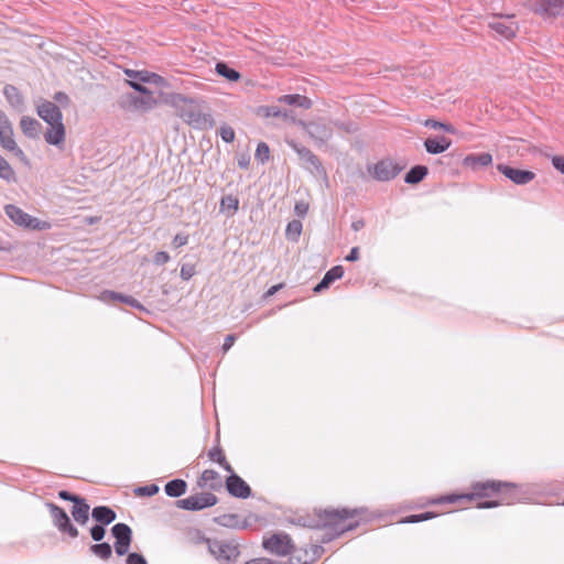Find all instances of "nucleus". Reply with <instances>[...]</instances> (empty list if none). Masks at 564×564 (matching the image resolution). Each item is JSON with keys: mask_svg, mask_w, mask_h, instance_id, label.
<instances>
[{"mask_svg": "<svg viewBox=\"0 0 564 564\" xmlns=\"http://www.w3.org/2000/svg\"><path fill=\"white\" fill-rule=\"evenodd\" d=\"M58 497L65 501H72L74 505H78L83 501L84 498H82L80 496H77V495H74V494H70L69 491L67 490H61L58 491Z\"/></svg>", "mask_w": 564, "mask_h": 564, "instance_id": "obj_47", "label": "nucleus"}, {"mask_svg": "<svg viewBox=\"0 0 564 564\" xmlns=\"http://www.w3.org/2000/svg\"><path fill=\"white\" fill-rule=\"evenodd\" d=\"M553 166L564 174V156L555 155L552 158Z\"/></svg>", "mask_w": 564, "mask_h": 564, "instance_id": "obj_54", "label": "nucleus"}, {"mask_svg": "<svg viewBox=\"0 0 564 564\" xmlns=\"http://www.w3.org/2000/svg\"><path fill=\"white\" fill-rule=\"evenodd\" d=\"M45 506L50 511L53 524L57 528L59 532L66 533L70 538L78 536L79 533L77 528L70 522V519L64 509H62L61 507L53 502H46Z\"/></svg>", "mask_w": 564, "mask_h": 564, "instance_id": "obj_7", "label": "nucleus"}, {"mask_svg": "<svg viewBox=\"0 0 564 564\" xmlns=\"http://www.w3.org/2000/svg\"><path fill=\"white\" fill-rule=\"evenodd\" d=\"M302 223L300 220H292L288 224L285 236L290 241H297L302 232Z\"/></svg>", "mask_w": 564, "mask_h": 564, "instance_id": "obj_39", "label": "nucleus"}, {"mask_svg": "<svg viewBox=\"0 0 564 564\" xmlns=\"http://www.w3.org/2000/svg\"><path fill=\"white\" fill-rule=\"evenodd\" d=\"M187 241H188L187 235L178 234L174 237L172 243L175 248H180V247L185 246L187 243Z\"/></svg>", "mask_w": 564, "mask_h": 564, "instance_id": "obj_53", "label": "nucleus"}, {"mask_svg": "<svg viewBox=\"0 0 564 564\" xmlns=\"http://www.w3.org/2000/svg\"><path fill=\"white\" fill-rule=\"evenodd\" d=\"M20 128L24 135L35 139L40 135L42 126L36 119L23 116L20 121Z\"/></svg>", "mask_w": 564, "mask_h": 564, "instance_id": "obj_22", "label": "nucleus"}, {"mask_svg": "<svg viewBox=\"0 0 564 564\" xmlns=\"http://www.w3.org/2000/svg\"><path fill=\"white\" fill-rule=\"evenodd\" d=\"M500 503L501 502L496 501V500H489V501L478 503L477 507L479 509H490V508H495V507L499 506Z\"/></svg>", "mask_w": 564, "mask_h": 564, "instance_id": "obj_60", "label": "nucleus"}, {"mask_svg": "<svg viewBox=\"0 0 564 564\" xmlns=\"http://www.w3.org/2000/svg\"><path fill=\"white\" fill-rule=\"evenodd\" d=\"M106 534V530L102 524H96L90 529L91 539L96 542H99L104 539Z\"/></svg>", "mask_w": 564, "mask_h": 564, "instance_id": "obj_48", "label": "nucleus"}, {"mask_svg": "<svg viewBox=\"0 0 564 564\" xmlns=\"http://www.w3.org/2000/svg\"><path fill=\"white\" fill-rule=\"evenodd\" d=\"M511 18L512 15H508L507 20L495 19L489 23V28L502 37L511 39L518 30L516 22H513Z\"/></svg>", "mask_w": 564, "mask_h": 564, "instance_id": "obj_18", "label": "nucleus"}, {"mask_svg": "<svg viewBox=\"0 0 564 564\" xmlns=\"http://www.w3.org/2000/svg\"><path fill=\"white\" fill-rule=\"evenodd\" d=\"M219 135L226 143H231L235 140V131L230 126L227 124L220 127Z\"/></svg>", "mask_w": 564, "mask_h": 564, "instance_id": "obj_46", "label": "nucleus"}, {"mask_svg": "<svg viewBox=\"0 0 564 564\" xmlns=\"http://www.w3.org/2000/svg\"><path fill=\"white\" fill-rule=\"evenodd\" d=\"M195 274V267L194 264H189V263H186V264H183L181 267V272H180V275L183 280L187 281L189 280L193 275Z\"/></svg>", "mask_w": 564, "mask_h": 564, "instance_id": "obj_49", "label": "nucleus"}, {"mask_svg": "<svg viewBox=\"0 0 564 564\" xmlns=\"http://www.w3.org/2000/svg\"><path fill=\"white\" fill-rule=\"evenodd\" d=\"M89 550L94 555L104 561L109 560L112 555V549L110 544L106 542L93 544Z\"/></svg>", "mask_w": 564, "mask_h": 564, "instance_id": "obj_38", "label": "nucleus"}, {"mask_svg": "<svg viewBox=\"0 0 564 564\" xmlns=\"http://www.w3.org/2000/svg\"><path fill=\"white\" fill-rule=\"evenodd\" d=\"M365 227V221L364 219H357L355 221L351 223V229L354 231H359L361 230L362 228Z\"/></svg>", "mask_w": 564, "mask_h": 564, "instance_id": "obj_61", "label": "nucleus"}, {"mask_svg": "<svg viewBox=\"0 0 564 564\" xmlns=\"http://www.w3.org/2000/svg\"><path fill=\"white\" fill-rule=\"evenodd\" d=\"M235 340H236L235 335L229 334L226 336L224 345H223L224 352H227L232 347V345L235 344Z\"/></svg>", "mask_w": 564, "mask_h": 564, "instance_id": "obj_55", "label": "nucleus"}, {"mask_svg": "<svg viewBox=\"0 0 564 564\" xmlns=\"http://www.w3.org/2000/svg\"><path fill=\"white\" fill-rule=\"evenodd\" d=\"M127 98L130 101V104L133 106V108L137 110H144V111L150 110L155 102L152 95H148L147 97H140V96L130 94L127 96Z\"/></svg>", "mask_w": 564, "mask_h": 564, "instance_id": "obj_32", "label": "nucleus"}, {"mask_svg": "<svg viewBox=\"0 0 564 564\" xmlns=\"http://www.w3.org/2000/svg\"><path fill=\"white\" fill-rule=\"evenodd\" d=\"M286 143L297 154L304 169L312 173H322L324 171L319 159L308 148L294 140H288Z\"/></svg>", "mask_w": 564, "mask_h": 564, "instance_id": "obj_9", "label": "nucleus"}, {"mask_svg": "<svg viewBox=\"0 0 564 564\" xmlns=\"http://www.w3.org/2000/svg\"><path fill=\"white\" fill-rule=\"evenodd\" d=\"M361 511L362 509H325L318 513V518L322 527L333 528L337 534H341L357 527V523L345 524V521Z\"/></svg>", "mask_w": 564, "mask_h": 564, "instance_id": "obj_2", "label": "nucleus"}, {"mask_svg": "<svg viewBox=\"0 0 564 564\" xmlns=\"http://www.w3.org/2000/svg\"><path fill=\"white\" fill-rule=\"evenodd\" d=\"M358 259H359V248L354 247V248H351L350 252L346 257V260L352 262V261H357Z\"/></svg>", "mask_w": 564, "mask_h": 564, "instance_id": "obj_59", "label": "nucleus"}, {"mask_svg": "<svg viewBox=\"0 0 564 564\" xmlns=\"http://www.w3.org/2000/svg\"><path fill=\"white\" fill-rule=\"evenodd\" d=\"M37 115L50 126L63 122V115L58 106L52 101H43L36 108Z\"/></svg>", "mask_w": 564, "mask_h": 564, "instance_id": "obj_17", "label": "nucleus"}, {"mask_svg": "<svg viewBox=\"0 0 564 564\" xmlns=\"http://www.w3.org/2000/svg\"><path fill=\"white\" fill-rule=\"evenodd\" d=\"M299 124L306 131L315 145L326 144L333 137V122L326 119L312 121H299Z\"/></svg>", "mask_w": 564, "mask_h": 564, "instance_id": "obj_4", "label": "nucleus"}, {"mask_svg": "<svg viewBox=\"0 0 564 564\" xmlns=\"http://www.w3.org/2000/svg\"><path fill=\"white\" fill-rule=\"evenodd\" d=\"M171 105L176 115L194 129H205L212 121L209 115L203 112L202 104L182 94H174L171 97Z\"/></svg>", "mask_w": 564, "mask_h": 564, "instance_id": "obj_1", "label": "nucleus"}, {"mask_svg": "<svg viewBox=\"0 0 564 564\" xmlns=\"http://www.w3.org/2000/svg\"><path fill=\"white\" fill-rule=\"evenodd\" d=\"M126 74L130 78H134L141 83H150V84L160 85L164 80L162 76H160L155 73L148 72V70L138 72V70L127 69Z\"/></svg>", "mask_w": 564, "mask_h": 564, "instance_id": "obj_25", "label": "nucleus"}, {"mask_svg": "<svg viewBox=\"0 0 564 564\" xmlns=\"http://www.w3.org/2000/svg\"><path fill=\"white\" fill-rule=\"evenodd\" d=\"M0 144L1 147L12 152L17 158L24 159V152L18 147L13 138V128L8 116L0 110Z\"/></svg>", "mask_w": 564, "mask_h": 564, "instance_id": "obj_6", "label": "nucleus"}, {"mask_svg": "<svg viewBox=\"0 0 564 564\" xmlns=\"http://www.w3.org/2000/svg\"><path fill=\"white\" fill-rule=\"evenodd\" d=\"M264 115L267 117H275V118L283 117V118H288L289 117V111L284 110V109H281L278 106H269V107L265 108Z\"/></svg>", "mask_w": 564, "mask_h": 564, "instance_id": "obj_45", "label": "nucleus"}, {"mask_svg": "<svg viewBox=\"0 0 564 564\" xmlns=\"http://www.w3.org/2000/svg\"><path fill=\"white\" fill-rule=\"evenodd\" d=\"M130 87H132L134 90L143 94V95H151V91L141 84V82L130 80L129 82Z\"/></svg>", "mask_w": 564, "mask_h": 564, "instance_id": "obj_52", "label": "nucleus"}, {"mask_svg": "<svg viewBox=\"0 0 564 564\" xmlns=\"http://www.w3.org/2000/svg\"><path fill=\"white\" fill-rule=\"evenodd\" d=\"M99 299L105 303H111L115 301H119V302L126 303L132 307H135L139 310H144L142 304H140V302L137 301L134 297H132L130 295H124V294H121V293H118L115 291L106 290L100 294Z\"/></svg>", "mask_w": 564, "mask_h": 564, "instance_id": "obj_19", "label": "nucleus"}, {"mask_svg": "<svg viewBox=\"0 0 564 564\" xmlns=\"http://www.w3.org/2000/svg\"><path fill=\"white\" fill-rule=\"evenodd\" d=\"M111 533L116 539L115 551L119 556L128 554L131 541L132 530L126 523H117L112 527Z\"/></svg>", "mask_w": 564, "mask_h": 564, "instance_id": "obj_12", "label": "nucleus"}, {"mask_svg": "<svg viewBox=\"0 0 564 564\" xmlns=\"http://www.w3.org/2000/svg\"><path fill=\"white\" fill-rule=\"evenodd\" d=\"M215 70L219 76L225 77L229 82H237L241 77L239 72L229 67L225 62H218L216 64Z\"/></svg>", "mask_w": 564, "mask_h": 564, "instance_id": "obj_35", "label": "nucleus"}, {"mask_svg": "<svg viewBox=\"0 0 564 564\" xmlns=\"http://www.w3.org/2000/svg\"><path fill=\"white\" fill-rule=\"evenodd\" d=\"M226 488L228 492L236 498L247 499L251 496L250 486L234 471L226 479Z\"/></svg>", "mask_w": 564, "mask_h": 564, "instance_id": "obj_15", "label": "nucleus"}, {"mask_svg": "<svg viewBox=\"0 0 564 564\" xmlns=\"http://www.w3.org/2000/svg\"><path fill=\"white\" fill-rule=\"evenodd\" d=\"M434 517H435V514L433 512H424V513H420V514L409 516L402 522L403 523H416V522L430 520Z\"/></svg>", "mask_w": 564, "mask_h": 564, "instance_id": "obj_44", "label": "nucleus"}, {"mask_svg": "<svg viewBox=\"0 0 564 564\" xmlns=\"http://www.w3.org/2000/svg\"><path fill=\"white\" fill-rule=\"evenodd\" d=\"M159 492V486L152 484L148 486L137 487L134 494L139 497H151Z\"/></svg>", "mask_w": 564, "mask_h": 564, "instance_id": "obj_42", "label": "nucleus"}, {"mask_svg": "<svg viewBox=\"0 0 564 564\" xmlns=\"http://www.w3.org/2000/svg\"><path fill=\"white\" fill-rule=\"evenodd\" d=\"M94 520L102 525H108L116 520V512L107 506L95 507L91 511Z\"/></svg>", "mask_w": 564, "mask_h": 564, "instance_id": "obj_24", "label": "nucleus"}, {"mask_svg": "<svg viewBox=\"0 0 564 564\" xmlns=\"http://www.w3.org/2000/svg\"><path fill=\"white\" fill-rule=\"evenodd\" d=\"M54 99L62 105H67L69 102L68 96L62 91L56 93L54 95Z\"/></svg>", "mask_w": 564, "mask_h": 564, "instance_id": "obj_57", "label": "nucleus"}, {"mask_svg": "<svg viewBox=\"0 0 564 564\" xmlns=\"http://www.w3.org/2000/svg\"><path fill=\"white\" fill-rule=\"evenodd\" d=\"M187 484L183 479H173L169 481L165 487V494L169 497L177 498L186 492Z\"/></svg>", "mask_w": 564, "mask_h": 564, "instance_id": "obj_31", "label": "nucleus"}, {"mask_svg": "<svg viewBox=\"0 0 564 564\" xmlns=\"http://www.w3.org/2000/svg\"><path fill=\"white\" fill-rule=\"evenodd\" d=\"M424 126L432 129H441L448 133H455V128L452 124L436 121L434 119H426Z\"/></svg>", "mask_w": 564, "mask_h": 564, "instance_id": "obj_41", "label": "nucleus"}, {"mask_svg": "<svg viewBox=\"0 0 564 564\" xmlns=\"http://www.w3.org/2000/svg\"><path fill=\"white\" fill-rule=\"evenodd\" d=\"M217 503V497L210 492H202L181 499L176 502L177 507L184 510H202L213 507Z\"/></svg>", "mask_w": 564, "mask_h": 564, "instance_id": "obj_10", "label": "nucleus"}, {"mask_svg": "<svg viewBox=\"0 0 564 564\" xmlns=\"http://www.w3.org/2000/svg\"><path fill=\"white\" fill-rule=\"evenodd\" d=\"M0 177L7 182H15V172L9 162L0 155Z\"/></svg>", "mask_w": 564, "mask_h": 564, "instance_id": "obj_40", "label": "nucleus"}, {"mask_svg": "<svg viewBox=\"0 0 564 564\" xmlns=\"http://www.w3.org/2000/svg\"><path fill=\"white\" fill-rule=\"evenodd\" d=\"M402 167L399 166L390 159H384L379 161L372 166V170H369L373 178L380 182H388L393 180L400 172Z\"/></svg>", "mask_w": 564, "mask_h": 564, "instance_id": "obj_14", "label": "nucleus"}, {"mask_svg": "<svg viewBox=\"0 0 564 564\" xmlns=\"http://www.w3.org/2000/svg\"><path fill=\"white\" fill-rule=\"evenodd\" d=\"M3 95L7 101L15 109L22 110L24 100L19 89L13 85H6L3 88Z\"/></svg>", "mask_w": 564, "mask_h": 564, "instance_id": "obj_28", "label": "nucleus"}, {"mask_svg": "<svg viewBox=\"0 0 564 564\" xmlns=\"http://www.w3.org/2000/svg\"><path fill=\"white\" fill-rule=\"evenodd\" d=\"M219 208L220 212L232 216L239 208V199L234 195H226L221 198Z\"/></svg>", "mask_w": 564, "mask_h": 564, "instance_id": "obj_36", "label": "nucleus"}, {"mask_svg": "<svg viewBox=\"0 0 564 564\" xmlns=\"http://www.w3.org/2000/svg\"><path fill=\"white\" fill-rule=\"evenodd\" d=\"M153 261L156 265H162L170 261V256L165 251H159L154 254Z\"/></svg>", "mask_w": 564, "mask_h": 564, "instance_id": "obj_51", "label": "nucleus"}, {"mask_svg": "<svg viewBox=\"0 0 564 564\" xmlns=\"http://www.w3.org/2000/svg\"><path fill=\"white\" fill-rule=\"evenodd\" d=\"M282 288V284H276V285H273L271 286L267 293H265V297H269V296H272L273 294H275L280 289Z\"/></svg>", "mask_w": 564, "mask_h": 564, "instance_id": "obj_62", "label": "nucleus"}, {"mask_svg": "<svg viewBox=\"0 0 564 564\" xmlns=\"http://www.w3.org/2000/svg\"><path fill=\"white\" fill-rule=\"evenodd\" d=\"M294 209L299 216H304L307 213L308 206H307V204L301 202V203H296Z\"/></svg>", "mask_w": 564, "mask_h": 564, "instance_id": "obj_58", "label": "nucleus"}, {"mask_svg": "<svg viewBox=\"0 0 564 564\" xmlns=\"http://www.w3.org/2000/svg\"><path fill=\"white\" fill-rule=\"evenodd\" d=\"M452 142L445 137H438V138H427L424 141L425 150L430 154H440L445 152L449 147Z\"/></svg>", "mask_w": 564, "mask_h": 564, "instance_id": "obj_21", "label": "nucleus"}, {"mask_svg": "<svg viewBox=\"0 0 564 564\" xmlns=\"http://www.w3.org/2000/svg\"><path fill=\"white\" fill-rule=\"evenodd\" d=\"M278 101L290 106H297L304 109L312 107L311 99L299 94L280 96Z\"/></svg>", "mask_w": 564, "mask_h": 564, "instance_id": "obj_29", "label": "nucleus"}, {"mask_svg": "<svg viewBox=\"0 0 564 564\" xmlns=\"http://www.w3.org/2000/svg\"><path fill=\"white\" fill-rule=\"evenodd\" d=\"M217 522L227 528L232 529H245L247 528V521H241L237 514H224L217 518Z\"/></svg>", "mask_w": 564, "mask_h": 564, "instance_id": "obj_33", "label": "nucleus"}, {"mask_svg": "<svg viewBox=\"0 0 564 564\" xmlns=\"http://www.w3.org/2000/svg\"><path fill=\"white\" fill-rule=\"evenodd\" d=\"M209 552L221 563H230L240 554L239 544L234 540H207Z\"/></svg>", "mask_w": 564, "mask_h": 564, "instance_id": "obj_5", "label": "nucleus"}, {"mask_svg": "<svg viewBox=\"0 0 564 564\" xmlns=\"http://www.w3.org/2000/svg\"><path fill=\"white\" fill-rule=\"evenodd\" d=\"M127 564H148L145 557L139 553H129L126 560Z\"/></svg>", "mask_w": 564, "mask_h": 564, "instance_id": "obj_50", "label": "nucleus"}, {"mask_svg": "<svg viewBox=\"0 0 564 564\" xmlns=\"http://www.w3.org/2000/svg\"><path fill=\"white\" fill-rule=\"evenodd\" d=\"M6 215L18 226L30 229H41L40 220L23 212L15 205L4 207Z\"/></svg>", "mask_w": 564, "mask_h": 564, "instance_id": "obj_13", "label": "nucleus"}, {"mask_svg": "<svg viewBox=\"0 0 564 564\" xmlns=\"http://www.w3.org/2000/svg\"><path fill=\"white\" fill-rule=\"evenodd\" d=\"M427 172L426 166L415 165L406 173L404 181L408 184H417L426 176Z\"/></svg>", "mask_w": 564, "mask_h": 564, "instance_id": "obj_34", "label": "nucleus"}, {"mask_svg": "<svg viewBox=\"0 0 564 564\" xmlns=\"http://www.w3.org/2000/svg\"><path fill=\"white\" fill-rule=\"evenodd\" d=\"M344 275V268L341 265H335L328 270L323 276L322 281L314 288V292L318 293L327 289L334 281L340 279Z\"/></svg>", "mask_w": 564, "mask_h": 564, "instance_id": "obj_23", "label": "nucleus"}, {"mask_svg": "<svg viewBox=\"0 0 564 564\" xmlns=\"http://www.w3.org/2000/svg\"><path fill=\"white\" fill-rule=\"evenodd\" d=\"M498 171L517 185L529 184L535 177V174L531 171L519 170L505 164H499Z\"/></svg>", "mask_w": 564, "mask_h": 564, "instance_id": "obj_16", "label": "nucleus"}, {"mask_svg": "<svg viewBox=\"0 0 564 564\" xmlns=\"http://www.w3.org/2000/svg\"><path fill=\"white\" fill-rule=\"evenodd\" d=\"M198 486L204 488L217 489L221 486L219 474L214 469H206L198 479Z\"/></svg>", "mask_w": 564, "mask_h": 564, "instance_id": "obj_27", "label": "nucleus"}, {"mask_svg": "<svg viewBox=\"0 0 564 564\" xmlns=\"http://www.w3.org/2000/svg\"><path fill=\"white\" fill-rule=\"evenodd\" d=\"M262 544L268 552L279 556L288 555L293 550L292 540L286 533H275Z\"/></svg>", "mask_w": 564, "mask_h": 564, "instance_id": "obj_11", "label": "nucleus"}, {"mask_svg": "<svg viewBox=\"0 0 564 564\" xmlns=\"http://www.w3.org/2000/svg\"><path fill=\"white\" fill-rule=\"evenodd\" d=\"M514 488H516V485L512 482H505V481H497V480L477 481L471 485V492L464 494L460 496H448L445 498H441L438 501L455 502L457 499L473 500L475 498L490 497L497 492H500L502 489H514Z\"/></svg>", "mask_w": 564, "mask_h": 564, "instance_id": "obj_3", "label": "nucleus"}, {"mask_svg": "<svg viewBox=\"0 0 564 564\" xmlns=\"http://www.w3.org/2000/svg\"><path fill=\"white\" fill-rule=\"evenodd\" d=\"M44 139L48 144L61 145L65 140V127L63 122L51 124L44 133Z\"/></svg>", "mask_w": 564, "mask_h": 564, "instance_id": "obj_20", "label": "nucleus"}, {"mask_svg": "<svg viewBox=\"0 0 564 564\" xmlns=\"http://www.w3.org/2000/svg\"><path fill=\"white\" fill-rule=\"evenodd\" d=\"M492 162V156L490 153H480V154H470L467 155L464 159V165L471 167V169H478L490 165Z\"/></svg>", "mask_w": 564, "mask_h": 564, "instance_id": "obj_26", "label": "nucleus"}, {"mask_svg": "<svg viewBox=\"0 0 564 564\" xmlns=\"http://www.w3.org/2000/svg\"><path fill=\"white\" fill-rule=\"evenodd\" d=\"M208 457L213 462L218 463L226 471L232 473L231 465L227 462L223 449L219 446H215L209 449Z\"/></svg>", "mask_w": 564, "mask_h": 564, "instance_id": "obj_37", "label": "nucleus"}, {"mask_svg": "<svg viewBox=\"0 0 564 564\" xmlns=\"http://www.w3.org/2000/svg\"><path fill=\"white\" fill-rule=\"evenodd\" d=\"M246 564H283V563L273 561L270 558L261 557V558L250 560V561L246 562Z\"/></svg>", "mask_w": 564, "mask_h": 564, "instance_id": "obj_56", "label": "nucleus"}, {"mask_svg": "<svg viewBox=\"0 0 564 564\" xmlns=\"http://www.w3.org/2000/svg\"><path fill=\"white\" fill-rule=\"evenodd\" d=\"M528 8L543 19H553L564 14V0H536L528 2Z\"/></svg>", "mask_w": 564, "mask_h": 564, "instance_id": "obj_8", "label": "nucleus"}, {"mask_svg": "<svg viewBox=\"0 0 564 564\" xmlns=\"http://www.w3.org/2000/svg\"><path fill=\"white\" fill-rule=\"evenodd\" d=\"M89 505L83 499L80 503L73 506L70 513L78 524L84 525L89 520Z\"/></svg>", "mask_w": 564, "mask_h": 564, "instance_id": "obj_30", "label": "nucleus"}, {"mask_svg": "<svg viewBox=\"0 0 564 564\" xmlns=\"http://www.w3.org/2000/svg\"><path fill=\"white\" fill-rule=\"evenodd\" d=\"M239 165L241 167H247V162H245V160H241V161H239Z\"/></svg>", "mask_w": 564, "mask_h": 564, "instance_id": "obj_63", "label": "nucleus"}, {"mask_svg": "<svg viewBox=\"0 0 564 564\" xmlns=\"http://www.w3.org/2000/svg\"><path fill=\"white\" fill-rule=\"evenodd\" d=\"M270 156V149L267 143L260 142L256 150V159L260 161L261 163H264L269 160Z\"/></svg>", "mask_w": 564, "mask_h": 564, "instance_id": "obj_43", "label": "nucleus"}]
</instances>
